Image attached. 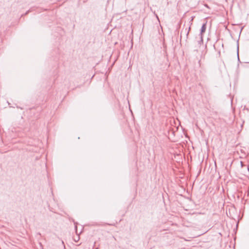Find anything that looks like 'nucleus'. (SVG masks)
Instances as JSON below:
<instances>
[{"mask_svg":"<svg viewBox=\"0 0 249 249\" xmlns=\"http://www.w3.org/2000/svg\"><path fill=\"white\" fill-rule=\"evenodd\" d=\"M206 29V22L203 24L201 30H200V41H198L199 44H201V43L203 42V33H204Z\"/></svg>","mask_w":249,"mask_h":249,"instance_id":"f257e3e1","label":"nucleus"},{"mask_svg":"<svg viewBox=\"0 0 249 249\" xmlns=\"http://www.w3.org/2000/svg\"><path fill=\"white\" fill-rule=\"evenodd\" d=\"M190 29H191V28H190V27H189L188 28V29L187 28H186L184 29H182V31H181V36H182L183 33H184L185 34H186V36L187 38L188 36V35L189 34V32H190Z\"/></svg>","mask_w":249,"mask_h":249,"instance_id":"f03ea898","label":"nucleus"},{"mask_svg":"<svg viewBox=\"0 0 249 249\" xmlns=\"http://www.w3.org/2000/svg\"><path fill=\"white\" fill-rule=\"evenodd\" d=\"M237 55L238 61H240V59H239V44H238V43H237Z\"/></svg>","mask_w":249,"mask_h":249,"instance_id":"7ed1b4c3","label":"nucleus"}]
</instances>
